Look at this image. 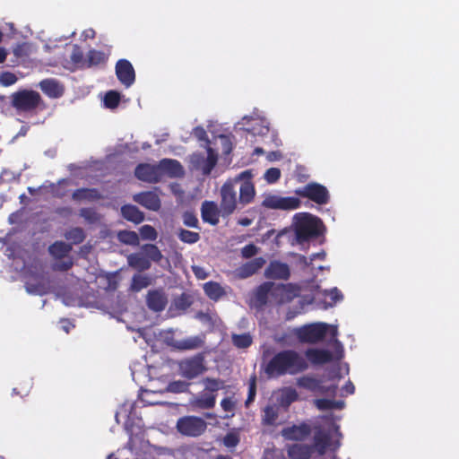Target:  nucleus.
I'll list each match as a JSON object with an SVG mask.
<instances>
[{
  "label": "nucleus",
  "instance_id": "obj_15",
  "mask_svg": "<svg viewBox=\"0 0 459 459\" xmlns=\"http://www.w3.org/2000/svg\"><path fill=\"white\" fill-rule=\"evenodd\" d=\"M273 290V300L276 303L290 301L299 294V290L290 284H274Z\"/></svg>",
  "mask_w": 459,
  "mask_h": 459
},
{
  "label": "nucleus",
  "instance_id": "obj_62",
  "mask_svg": "<svg viewBox=\"0 0 459 459\" xmlns=\"http://www.w3.org/2000/svg\"><path fill=\"white\" fill-rule=\"evenodd\" d=\"M255 396V380L254 377L249 385V394H248V397L246 401V404L248 405L250 403H252L254 401Z\"/></svg>",
  "mask_w": 459,
  "mask_h": 459
},
{
  "label": "nucleus",
  "instance_id": "obj_1",
  "mask_svg": "<svg viewBox=\"0 0 459 459\" xmlns=\"http://www.w3.org/2000/svg\"><path fill=\"white\" fill-rule=\"evenodd\" d=\"M307 368V363L298 353L287 351L275 355L266 367V372L271 377L281 374H296Z\"/></svg>",
  "mask_w": 459,
  "mask_h": 459
},
{
  "label": "nucleus",
  "instance_id": "obj_35",
  "mask_svg": "<svg viewBox=\"0 0 459 459\" xmlns=\"http://www.w3.org/2000/svg\"><path fill=\"white\" fill-rule=\"evenodd\" d=\"M71 248L70 245L64 242H56L49 247V252L56 258H63L69 254Z\"/></svg>",
  "mask_w": 459,
  "mask_h": 459
},
{
  "label": "nucleus",
  "instance_id": "obj_26",
  "mask_svg": "<svg viewBox=\"0 0 459 459\" xmlns=\"http://www.w3.org/2000/svg\"><path fill=\"white\" fill-rule=\"evenodd\" d=\"M265 264L262 257L255 258L238 269V275L240 278H247L257 272Z\"/></svg>",
  "mask_w": 459,
  "mask_h": 459
},
{
  "label": "nucleus",
  "instance_id": "obj_37",
  "mask_svg": "<svg viewBox=\"0 0 459 459\" xmlns=\"http://www.w3.org/2000/svg\"><path fill=\"white\" fill-rule=\"evenodd\" d=\"M178 236L182 242L187 244L196 243L200 239L199 233L184 229H180L178 230Z\"/></svg>",
  "mask_w": 459,
  "mask_h": 459
},
{
  "label": "nucleus",
  "instance_id": "obj_10",
  "mask_svg": "<svg viewBox=\"0 0 459 459\" xmlns=\"http://www.w3.org/2000/svg\"><path fill=\"white\" fill-rule=\"evenodd\" d=\"M296 194L312 200L318 204H325L329 201V192L325 186L318 183H309L296 190Z\"/></svg>",
  "mask_w": 459,
  "mask_h": 459
},
{
  "label": "nucleus",
  "instance_id": "obj_23",
  "mask_svg": "<svg viewBox=\"0 0 459 459\" xmlns=\"http://www.w3.org/2000/svg\"><path fill=\"white\" fill-rule=\"evenodd\" d=\"M25 286L29 293L36 295H43L50 289L49 283L41 277L28 279L25 282Z\"/></svg>",
  "mask_w": 459,
  "mask_h": 459
},
{
  "label": "nucleus",
  "instance_id": "obj_38",
  "mask_svg": "<svg viewBox=\"0 0 459 459\" xmlns=\"http://www.w3.org/2000/svg\"><path fill=\"white\" fill-rule=\"evenodd\" d=\"M98 197L99 194L94 189H79L73 195V198L75 200H94Z\"/></svg>",
  "mask_w": 459,
  "mask_h": 459
},
{
  "label": "nucleus",
  "instance_id": "obj_41",
  "mask_svg": "<svg viewBox=\"0 0 459 459\" xmlns=\"http://www.w3.org/2000/svg\"><path fill=\"white\" fill-rule=\"evenodd\" d=\"M254 126L250 129L253 134L264 135L269 132L268 123L264 119H253Z\"/></svg>",
  "mask_w": 459,
  "mask_h": 459
},
{
  "label": "nucleus",
  "instance_id": "obj_45",
  "mask_svg": "<svg viewBox=\"0 0 459 459\" xmlns=\"http://www.w3.org/2000/svg\"><path fill=\"white\" fill-rule=\"evenodd\" d=\"M278 418V409L275 406H267L264 411L263 420L266 424H273Z\"/></svg>",
  "mask_w": 459,
  "mask_h": 459
},
{
  "label": "nucleus",
  "instance_id": "obj_33",
  "mask_svg": "<svg viewBox=\"0 0 459 459\" xmlns=\"http://www.w3.org/2000/svg\"><path fill=\"white\" fill-rule=\"evenodd\" d=\"M204 290L205 294L213 300L219 299L225 294L223 288L219 283L214 281L204 283Z\"/></svg>",
  "mask_w": 459,
  "mask_h": 459
},
{
  "label": "nucleus",
  "instance_id": "obj_47",
  "mask_svg": "<svg viewBox=\"0 0 459 459\" xmlns=\"http://www.w3.org/2000/svg\"><path fill=\"white\" fill-rule=\"evenodd\" d=\"M119 93L114 91H108L104 98V103L107 108H114L119 102Z\"/></svg>",
  "mask_w": 459,
  "mask_h": 459
},
{
  "label": "nucleus",
  "instance_id": "obj_22",
  "mask_svg": "<svg viewBox=\"0 0 459 459\" xmlns=\"http://www.w3.org/2000/svg\"><path fill=\"white\" fill-rule=\"evenodd\" d=\"M134 199L138 204L152 211H157L160 207L159 196L153 192H145L135 195Z\"/></svg>",
  "mask_w": 459,
  "mask_h": 459
},
{
  "label": "nucleus",
  "instance_id": "obj_5",
  "mask_svg": "<svg viewBox=\"0 0 459 459\" xmlns=\"http://www.w3.org/2000/svg\"><path fill=\"white\" fill-rule=\"evenodd\" d=\"M329 446L328 437L325 435H318L316 437L315 447L312 449L307 446L296 444L288 450L290 459H309L314 452L323 455Z\"/></svg>",
  "mask_w": 459,
  "mask_h": 459
},
{
  "label": "nucleus",
  "instance_id": "obj_30",
  "mask_svg": "<svg viewBox=\"0 0 459 459\" xmlns=\"http://www.w3.org/2000/svg\"><path fill=\"white\" fill-rule=\"evenodd\" d=\"M191 404L200 409L212 408L215 404V395L202 393L191 401Z\"/></svg>",
  "mask_w": 459,
  "mask_h": 459
},
{
  "label": "nucleus",
  "instance_id": "obj_43",
  "mask_svg": "<svg viewBox=\"0 0 459 459\" xmlns=\"http://www.w3.org/2000/svg\"><path fill=\"white\" fill-rule=\"evenodd\" d=\"M150 284V279L145 275H134L132 281V290L139 291Z\"/></svg>",
  "mask_w": 459,
  "mask_h": 459
},
{
  "label": "nucleus",
  "instance_id": "obj_17",
  "mask_svg": "<svg viewBox=\"0 0 459 459\" xmlns=\"http://www.w3.org/2000/svg\"><path fill=\"white\" fill-rule=\"evenodd\" d=\"M327 297H329L333 302H335L342 299V295L340 294L339 290L336 288H333L330 290H321L318 289V287H316L313 298L310 300H308L307 303L323 302L324 308H326L328 306L332 305V303L326 300Z\"/></svg>",
  "mask_w": 459,
  "mask_h": 459
},
{
  "label": "nucleus",
  "instance_id": "obj_13",
  "mask_svg": "<svg viewBox=\"0 0 459 459\" xmlns=\"http://www.w3.org/2000/svg\"><path fill=\"white\" fill-rule=\"evenodd\" d=\"M116 74L118 80L126 87L131 86L135 79V74L131 63L126 59H121L117 63Z\"/></svg>",
  "mask_w": 459,
  "mask_h": 459
},
{
  "label": "nucleus",
  "instance_id": "obj_44",
  "mask_svg": "<svg viewBox=\"0 0 459 459\" xmlns=\"http://www.w3.org/2000/svg\"><path fill=\"white\" fill-rule=\"evenodd\" d=\"M232 342L238 348H247L252 343V338L249 334H233Z\"/></svg>",
  "mask_w": 459,
  "mask_h": 459
},
{
  "label": "nucleus",
  "instance_id": "obj_4",
  "mask_svg": "<svg viewBox=\"0 0 459 459\" xmlns=\"http://www.w3.org/2000/svg\"><path fill=\"white\" fill-rule=\"evenodd\" d=\"M246 177H250V171L241 172L234 179L228 180L221 186L220 212L222 216H229L236 210L238 204L236 186Z\"/></svg>",
  "mask_w": 459,
  "mask_h": 459
},
{
  "label": "nucleus",
  "instance_id": "obj_54",
  "mask_svg": "<svg viewBox=\"0 0 459 459\" xmlns=\"http://www.w3.org/2000/svg\"><path fill=\"white\" fill-rule=\"evenodd\" d=\"M71 60L74 65L84 64L82 52L77 46L73 47V52L71 54Z\"/></svg>",
  "mask_w": 459,
  "mask_h": 459
},
{
  "label": "nucleus",
  "instance_id": "obj_57",
  "mask_svg": "<svg viewBox=\"0 0 459 459\" xmlns=\"http://www.w3.org/2000/svg\"><path fill=\"white\" fill-rule=\"evenodd\" d=\"M236 402L232 398H225L221 401V405L225 411L232 412L235 409Z\"/></svg>",
  "mask_w": 459,
  "mask_h": 459
},
{
  "label": "nucleus",
  "instance_id": "obj_60",
  "mask_svg": "<svg viewBox=\"0 0 459 459\" xmlns=\"http://www.w3.org/2000/svg\"><path fill=\"white\" fill-rule=\"evenodd\" d=\"M325 256V253H316V254H313L310 258H309V261L307 257L305 256H299V261L300 263H302L304 265H308L313 260L316 259V258H320V259H323L324 257Z\"/></svg>",
  "mask_w": 459,
  "mask_h": 459
},
{
  "label": "nucleus",
  "instance_id": "obj_6",
  "mask_svg": "<svg viewBox=\"0 0 459 459\" xmlns=\"http://www.w3.org/2000/svg\"><path fill=\"white\" fill-rule=\"evenodd\" d=\"M300 201L295 196H282L267 193L263 195L262 206L273 210H294L299 208Z\"/></svg>",
  "mask_w": 459,
  "mask_h": 459
},
{
  "label": "nucleus",
  "instance_id": "obj_51",
  "mask_svg": "<svg viewBox=\"0 0 459 459\" xmlns=\"http://www.w3.org/2000/svg\"><path fill=\"white\" fill-rule=\"evenodd\" d=\"M281 177V170L277 168H271L264 173V179L269 183H275Z\"/></svg>",
  "mask_w": 459,
  "mask_h": 459
},
{
  "label": "nucleus",
  "instance_id": "obj_56",
  "mask_svg": "<svg viewBox=\"0 0 459 459\" xmlns=\"http://www.w3.org/2000/svg\"><path fill=\"white\" fill-rule=\"evenodd\" d=\"M80 215L89 222H94L98 220L97 213L91 209H82L80 211Z\"/></svg>",
  "mask_w": 459,
  "mask_h": 459
},
{
  "label": "nucleus",
  "instance_id": "obj_36",
  "mask_svg": "<svg viewBox=\"0 0 459 459\" xmlns=\"http://www.w3.org/2000/svg\"><path fill=\"white\" fill-rule=\"evenodd\" d=\"M315 404L319 410L342 409L344 406L342 401H333L330 399H316Z\"/></svg>",
  "mask_w": 459,
  "mask_h": 459
},
{
  "label": "nucleus",
  "instance_id": "obj_40",
  "mask_svg": "<svg viewBox=\"0 0 459 459\" xmlns=\"http://www.w3.org/2000/svg\"><path fill=\"white\" fill-rule=\"evenodd\" d=\"M106 56L104 53L97 50H91L89 51L86 59H84V63H88L89 65H99L104 62Z\"/></svg>",
  "mask_w": 459,
  "mask_h": 459
},
{
  "label": "nucleus",
  "instance_id": "obj_63",
  "mask_svg": "<svg viewBox=\"0 0 459 459\" xmlns=\"http://www.w3.org/2000/svg\"><path fill=\"white\" fill-rule=\"evenodd\" d=\"M195 137H196L200 141H207V134L204 128L202 127H196L194 129L193 132Z\"/></svg>",
  "mask_w": 459,
  "mask_h": 459
},
{
  "label": "nucleus",
  "instance_id": "obj_32",
  "mask_svg": "<svg viewBox=\"0 0 459 459\" xmlns=\"http://www.w3.org/2000/svg\"><path fill=\"white\" fill-rule=\"evenodd\" d=\"M121 212L124 218L134 223H140L143 220V214L134 205L123 206Z\"/></svg>",
  "mask_w": 459,
  "mask_h": 459
},
{
  "label": "nucleus",
  "instance_id": "obj_21",
  "mask_svg": "<svg viewBox=\"0 0 459 459\" xmlns=\"http://www.w3.org/2000/svg\"><path fill=\"white\" fill-rule=\"evenodd\" d=\"M251 176L246 177L239 181V202L244 205L250 204L255 195V189L254 184L249 180Z\"/></svg>",
  "mask_w": 459,
  "mask_h": 459
},
{
  "label": "nucleus",
  "instance_id": "obj_53",
  "mask_svg": "<svg viewBox=\"0 0 459 459\" xmlns=\"http://www.w3.org/2000/svg\"><path fill=\"white\" fill-rule=\"evenodd\" d=\"M188 384L184 381H175L169 385L168 390L173 393L185 392L187 389Z\"/></svg>",
  "mask_w": 459,
  "mask_h": 459
},
{
  "label": "nucleus",
  "instance_id": "obj_2",
  "mask_svg": "<svg viewBox=\"0 0 459 459\" xmlns=\"http://www.w3.org/2000/svg\"><path fill=\"white\" fill-rule=\"evenodd\" d=\"M295 240L299 244L317 238L324 230L322 221L308 212L297 213L293 218Z\"/></svg>",
  "mask_w": 459,
  "mask_h": 459
},
{
  "label": "nucleus",
  "instance_id": "obj_11",
  "mask_svg": "<svg viewBox=\"0 0 459 459\" xmlns=\"http://www.w3.org/2000/svg\"><path fill=\"white\" fill-rule=\"evenodd\" d=\"M297 385L299 387L318 394H334L336 392V385L326 386L324 385L323 380H319L309 375L299 377L297 379Z\"/></svg>",
  "mask_w": 459,
  "mask_h": 459
},
{
  "label": "nucleus",
  "instance_id": "obj_46",
  "mask_svg": "<svg viewBox=\"0 0 459 459\" xmlns=\"http://www.w3.org/2000/svg\"><path fill=\"white\" fill-rule=\"evenodd\" d=\"M65 238L73 244H79L84 239V233L82 229L74 228L65 234Z\"/></svg>",
  "mask_w": 459,
  "mask_h": 459
},
{
  "label": "nucleus",
  "instance_id": "obj_61",
  "mask_svg": "<svg viewBox=\"0 0 459 459\" xmlns=\"http://www.w3.org/2000/svg\"><path fill=\"white\" fill-rule=\"evenodd\" d=\"M29 48H30V45L27 43H24L22 45L17 46L13 49V54L17 56H22V55H27Z\"/></svg>",
  "mask_w": 459,
  "mask_h": 459
},
{
  "label": "nucleus",
  "instance_id": "obj_16",
  "mask_svg": "<svg viewBox=\"0 0 459 459\" xmlns=\"http://www.w3.org/2000/svg\"><path fill=\"white\" fill-rule=\"evenodd\" d=\"M135 176L143 181H158L160 178V164L158 166L150 164L139 165L135 169Z\"/></svg>",
  "mask_w": 459,
  "mask_h": 459
},
{
  "label": "nucleus",
  "instance_id": "obj_49",
  "mask_svg": "<svg viewBox=\"0 0 459 459\" xmlns=\"http://www.w3.org/2000/svg\"><path fill=\"white\" fill-rule=\"evenodd\" d=\"M203 382L205 389L210 392H215L223 387V382L219 379L205 378Z\"/></svg>",
  "mask_w": 459,
  "mask_h": 459
},
{
  "label": "nucleus",
  "instance_id": "obj_14",
  "mask_svg": "<svg viewBox=\"0 0 459 459\" xmlns=\"http://www.w3.org/2000/svg\"><path fill=\"white\" fill-rule=\"evenodd\" d=\"M332 343L334 348L333 354L326 350L309 349L306 352L307 358L314 364H325L333 359H341L342 358H337L338 347L333 342Z\"/></svg>",
  "mask_w": 459,
  "mask_h": 459
},
{
  "label": "nucleus",
  "instance_id": "obj_8",
  "mask_svg": "<svg viewBox=\"0 0 459 459\" xmlns=\"http://www.w3.org/2000/svg\"><path fill=\"white\" fill-rule=\"evenodd\" d=\"M39 102L40 95L34 91L23 90L13 93L12 96L13 106L22 111L37 108Z\"/></svg>",
  "mask_w": 459,
  "mask_h": 459
},
{
  "label": "nucleus",
  "instance_id": "obj_50",
  "mask_svg": "<svg viewBox=\"0 0 459 459\" xmlns=\"http://www.w3.org/2000/svg\"><path fill=\"white\" fill-rule=\"evenodd\" d=\"M17 82V77L14 74L10 72H4L0 74V84L3 86H10Z\"/></svg>",
  "mask_w": 459,
  "mask_h": 459
},
{
  "label": "nucleus",
  "instance_id": "obj_29",
  "mask_svg": "<svg viewBox=\"0 0 459 459\" xmlns=\"http://www.w3.org/2000/svg\"><path fill=\"white\" fill-rule=\"evenodd\" d=\"M39 87L44 93L51 98H57L63 94V87L53 79L40 82Z\"/></svg>",
  "mask_w": 459,
  "mask_h": 459
},
{
  "label": "nucleus",
  "instance_id": "obj_39",
  "mask_svg": "<svg viewBox=\"0 0 459 459\" xmlns=\"http://www.w3.org/2000/svg\"><path fill=\"white\" fill-rule=\"evenodd\" d=\"M118 239L128 245H138L139 244V237L137 233L134 231H120L118 233Z\"/></svg>",
  "mask_w": 459,
  "mask_h": 459
},
{
  "label": "nucleus",
  "instance_id": "obj_59",
  "mask_svg": "<svg viewBox=\"0 0 459 459\" xmlns=\"http://www.w3.org/2000/svg\"><path fill=\"white\" fill-rule=\"evenodd\" d=\"M219 140L222 145V151L225 154H228L231 151V142L228 136L220 135Z\"/></svg>",
  "mask_w": 459,
  "mask_h": 459
},
{
  "label": "nucleus",
  "instance_id": "obj_48",
  "mask_svg": "<svg viewBox=\"0 0 459 459\" xmlns=\"http://www.w3.org/2000/svg\"><path fill=\"white\" fill-rule=\"evenodd\" d=\"M140 235L142 238L148 240H155L157 232L155 229L150 225H143L140 228Z\"/></svg>",
  "mask_w": 459,
  "mask_h": 459
},
{
  "label": "nucleus",
  "instance_id": "obj_9",
  "mask_svg": "<svg viewBox=\"0 0 459 459\" xmlns=\"http://www.w3.org/2000/svg\"><path fill=\"white\" fill-rule=\"evenodd\" d=\"M217 162V154L212 148L207 147L205 153H195L190 157L191 168L208 175Z\"/></svg>",
  "mask_w": 459,
  "mask_h": 459
},
{
  "label": "nucleus",
  "instance_id": "obj_19",
  "mask_svg": "<svg viewBox=\"0 0 459 459\" xmlns=\"http://www.w3.org/2000/svg\"><path fill=\"white\" fill-rule=\"evenodd\" d=\"M273 398L277 404L287 408L290 404L298 399V393L291 387H285L273 394Z\"/></svg>",
  "mask_w": 459,
  "mask_h": 459
},
{
  "label": "nucleus",
  "instance_id": "obj_42",
  "mask_svg": "<svg viewBox=\"0 0 459 459\" xmlns=\"http://www.w3.org/2000/svg\"><path fill=\"white\" fill-rule=\"evenodd\" d=\"M143 250L145 255L154 262H159L163 257L159 248L154 245H145L143 247Z\"/></svg>",
  "mask_w": 459,
  "mask_h": 459
},
{
  "label": "nucleus",
  "instance_id": "obj_31",
  "mask_svg": "<svg viewBox=\"0 0 459 459\" xmlns=\"http://www.w3.org/2000/svg\"><path fill=\"white\" fill-rule=\"evenodd\" d=\"M127 261H128V264L130 266H132L133 268L139 270V271L147 270L151 266V263H150L149 259H147L142 254L130 255L127 257Z\"/></svg>",
  "mask_w": 459,
  "mask_h": 459
},
{
  "label": "nucleus",
  "instance_id": "obj_24",
  "mask_svg": "<svg viewBox=\"0 0 459 459\" xmlns=\"http://www.w3.org/2000/svg\"><path fill=\"white\" fill-rule=\"evenodd\" d=\"M274 283L265 282L262 284L255 292V299L258 305L262 306L268 302H274L273 290Z\"/></svg>",
  "mask_w": 459,
  "mask_h": 459
},
{
  "label": "nucleus",
  "instance_id": "obj_7",
  "mask_svg": "<svg viewBox=\"0 0 459 459\" xmlns=\"http://www.w3.org/2000/svg\"><path fill=\"white\" fill-rule=\"evenodd\" d=\"M206 422L195 416H186L180 418L177 422L178 430L185 436L197 437L206 429Z\"/></svg>",
  "mask_w": 459,
  "mask_h": 459
},
{
  "label": "nucleus",
  "instance_id": "obj_64",
  "mask_svg": "<svg viewBox=\"0 0 459 459\" xmlns=\"http://www.w3.org/2000/svg\"><path fill=\"white\" fill-rule=\"evenodd\" d=\"M193 272L195 275L200 280H204L208 276L205 270L199 266H193Z\"/></svg>",
  "mask_w": 459,
  "mask_h": 459
},
{
  "label": "nucleus",
  "instance_id": "obj_58",
  "mask_svg": "<svg viewBox=\"0 0 459 459\" xmlns=\"http://www.w3.org/2000/svg\"><path fill=\"white\" fill-rule=\"evenodd\" d=\"M257 247L254 245H247L242 248V255L246 258H249L257 254Z\"/></svg>",
  "mask_w": 459,
  "mask_h": 459
},
{
  "label": "nucleus",
  "instance_id": "obj_25",
  "mask_svg": "<svg viewBox=\"0 0 459 459\" xmlns=\"http://www.w3.org/2000/svg\"><path fill=\"white\" fill-rule=\"evenodd\" d=\"M265 274L268 278L287 279L290 275V270L286 264L272 262L266 269Z\"/></svg>",
  "mask_w": 459,
  "mask_h": 459
},
{
  "label": "nucleus",
  "instance_id": "obj_52",
  "mask_svg": "<svg viewBox=\"0 0 459 459\" xmlns=\"http://www.w3.org/2000/svg\"><path fill=\"white\" fill-rule=\"evenodd\" d=\"M183 222L186 226L191 227V228H197L198 227V220L196 216L190 212H186L183 214Z\"/></svg>",
  "mask_w": 459,
  "mask_h": 459
},
{
  "label": "nucleus",
  "instance_id": "obj_34",
  "mask_svg": "<svg viewBox=\"0 0 459 459\" xmlns=\"http://www.w3.org/2000/svg\"><path fill=\"white\" fill-rule=\"evenodd\" d=\"M201 344L202 340L199 337L195 336L176 341L172 345L178 350H194L199 348Z\"/></svg>",
  "mask_w": 459,
  "mask_h": 459
},
{
  "label": "nucleus",
  "instance_id": "obj_27",
  "mask_svg": "<svg viewBox=\"0 0 459 459\" xmlns=\"http://www.w3.org/2000/svg\"><path fill=\"white\" fill-rule=\"evenodd\" d=\"M148 307L154 311H161L167 305V298L161 291H150L147 297Z\"/></svg>",
  "mask_w": 459,
  "mask_h": 459
},
{
  "label": "nucleus",
  "instance_id": "obj_20",
  "mask_svg": "<svg viewBox=\"0 0 459 459\" xmlns=\"http://www.w3.org/2000/svg\"><path fill=\"white\" fill-rule=\"evenodd\" d=\"M160 177L163 174L169 177H181L184 174V169L181 164L176 160L164 159L160 162Z\"/></svg>",
  "mask_w": 459,
  "mask_h": 459
},
{
  "label": "nucleus",
  "instance_id": "obj_12",
  "mask_svg": "<svg viewBox=\"0 0 459 459\" xmlns=\"http://www.w3.org/2000/svg\"><path fill=\"white\" fill-rule=\"evenodd\" d=\"M180 374L188 379H192L205 371L203 358L196 356L189 359H186L179 364Z\"/></svg>",
  "mask_w": 459,
  "mask_h": 459
},
{
  "label": "nucleus",
  "instance_id": "obj_55",
  "mask_svg": "<svg viewBox=\"0 0 459 459\" xmlns=\"http://www.w3.org/2000/svg\"><path fill=\"white\" fill-rule=\"evenodd\" d=\"M239 441L238 436L236 433H229L224 437L223 443L227 447H234Z\"/></svg>",
  "mask_w": 459,
  "mask_h": 459
},
{
  "label": "nucleus",
  "instance_id": "obj_28",
  "mask_svg": "<svg viewBox=\"0 0 459 459\" xmlns=\"http://www.w3.org/2000/svg\"><path fill=\"white\" fill-rule=\"evenodd\" d=\"M309 434V428L307 425L293 426L282 430V436L290 440H301Z\"/></svg>",
  "mask_w": 459,
  "mask_h": 459
},
{
  "label": "nucleus",
  "instance_id": "obj_18",
  "mask_svg": "<svg viewBox=\"0 0 459 459\" xmlns=\"http://www.w3.org/2000/svg\"><path fill=\"white\" fill-rule=\"evenodd\" d=\"M202 219L212 225H216L219 222V216L221 214L218 205L214 202L205 201L201 208Z\"/></svg>",
  "mask_w": 459,
  "mask_h": 459
},
{
  "label": "nucleus",
  "instance_id": "obj_3",
  "mask_svg": "<svg viewBox=\"0 0 459 459\" xmlns=\"http://www.w3.org/2000/svg\"><path fill=\"white\" fill-rule=\"evenodd\" d=\"M295 335L301 341L306 342H316L320 341L324 336L329 334L331 336L330 342H333L338 349L337 358L342 357V345L337 340L338 333L335 325H330L325 323H315L302 327L297 328L294 331Z\"/></svg>",
  "mask_w": 459,
  "mask_h": 459
}]
</instances>
